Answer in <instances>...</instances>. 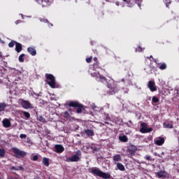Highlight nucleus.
<instances>
[{"label":"nucleus","mask_w":179,"mask_h":179,"mask_svg":"<svg viewBox=\"0 0 179 179\" xmlns=\"http://www.w3.org/2000/svg\"><path fill=\"white\" fill-rule=\"evenodd\" d=\"M89 173H91V174H93L94 176H96L97 177H100L101 178L103 179H110L111 178V175L108 173L103 172L98 167H92L90 169Z\"/></svg>","instance_id":"1"},{"label":"nucleus","mask_w":179,"mask_h":179,"mask_svg":"<svg viewBox=\"0 0 179 179\" xmlns=\"http://www.w3.org/2000/svg\"><path fill=\"white\" fill-rule=\"evenodd\" d=\"M69 107H73V108H77L76 113L77 114H80L82 110H83V104L76 101H71L68 104Z\"/></svg>","instance_id":"2"},{"label":"nucleus","mask_w":179,"mask_h":179,"mask_svg":"<svg viewBox=\"0 0 179 179\" xmlns=\"http://www.w3.org/2000/svg\"><path fill=\"white\" fill-rule=\"evenodd\" d=\"M45 76L47 80H49L48 81V85H50V87L52 89H55L56 83H55V77L54 76V75L45 73Z\"/></svg>","instance_id":"3"},{"label":"nucleus","mask_w":179,"mask_h":179,"mask_svg":"<svg viewBox=\"0 0 179 179\" xmlns=\"http://www.w3.org/2000/svg\"><path fill=\"white\" fill-rule=\"evenodd\" d=\"M76 155H73L71 157H66V159H64V162H66L67 163L79 162L80 160V158L79 157V156L82 155V152H80V150H78L76 152Z\"/></svg>","instance_id":"4"},{"label":"nucleus","mask_w":179,"mask_h":179,"mask_svg":"<svg viewBox=\"0 0 179 179\" xmlns=\"http://www.w3.org/2000/svg\"><path fill=\"white\" fill-rule=\"evenodd\" d=\"M13 152L17 159H23V157H25L27 155L26 152L20 150L17 148H13Z\"/></svg>","instance_id":"5"},{"label":"nucleus","mask_w":179,"mask_h":179,"mask_svg":"<svg viewBox=\"0 0 179 179\" xmlns=\"http://www.w3.org/2000/svg\"><path fill=\"white\" fill-rule=\"evenodd\" d=\"M107 87H108L109 89V93H110V94H115V93H118V85H117L115 83H109L107 85Z\"/></svg>","instance_id":"6"},{"label":"nucleus","mask_w":179,"mask_h":179,"mask_svg":"<svg viewBox=\"0 0 179 179\" xmlns=\"http://www.w3.org/2000/svg\"><path fill=\"white\" fill-rule=\"evenodd\" d=\"M22 107L23 108H24L25 110H27L29 108L33 109L34 108V106H33V105L31 104V103H30V101H27V100H24L23 99H20L19 100Z\"/></svg>","instance_id":"7"},{"label":"nucleus","mask_w":179,"mask_h":179,"mask_svg":"<svg viewBox=\"0 0 179 179\" xmlns=\"http://www.w3.org/2000/svg\"><path fill=\"white\" fill-rule=\"evenodd\" d=\"M141 128L140 129V132H141V134H148L153 131L152 127L148 128V124L145 122L141 123Z\"/></svg>","instance_id":"8"},{"label":"nucleus","mask_w":179,"mask_h":179,"mask_svg":"<svg viewBox=\"0 0 179 179\" xmlns=\"http://www.w3.org/2000/svg\"><path fill=\"white\" fill-rule=\"evenodd\" d=\"M136 146L131 145L127 148V155L128 156H135V152L137 150Z\"/></svg>","instance_id":"9"},{"label":"nucleus","mask_w":179,"mask_h":179,"mask_svg":"<svg viewBox=\"0 0 179 179\" xmlns=\"http://www.w3.org/2000/svg\"><path fill=\"white\" fill-rule=\"evenodd\" d=\"M148 87L150 89V92H156L157 90L155 81L150 80L148 83Z\"/></svg>","instance_id":"10"},{"label":"nucleus","mask_w":179,"mask_h":179,"mask_svg":"<svg viewBox=\"0 0 179 179\" xmlns=\"http://www.w3.org/2000/svg\"><path fill=\"white\" fill-rule=\"evenodd\" d=\"M55 149L56 153H62L64 150H65V148L62 145L57 144L55 145Z\"/></svg>","instance_id":"11"},{"label":"nucleus","mask_w":179,"mask_h":179,"mask_svg":"<svg viewBox=\"0 0 179 179\" xmlns=\"http://www.w3.org/2000/svg\"><path fill=\"white\" fill-rule=\"evenodd\" d=\"M164 138L159 137L158 139L155 141V143L157 145V146H162L164 144Z\"/></svg>","instance_id":"12"},{"label":"nucleus","mask_w":179,"mask_h":179,"mask_svg":"<svg viewBox=\"0 0 179 179\" xmlns=\"http://www.w3.org/2000/svg\"><path fill=\"white\" fill-rule=\"evenodd\" d=\"M27 51H28L29 54L32 55V57H34L35 55H37V51L36 50V49L34 48L29 47L27 48Z\"/></svg>","instance_id":"13"},{"label":"nucleus","mask_w":179,"mask_h":179,"mask_svg":"<svg viewBox=\"0 0 179 179\" xmlns=\"http://www.w3.org/2000/svg\"><path fill=\"white\" fill-rule=\"evenodd\" d=\"M11 124H10V120L8 119H5L3 120V127H4V128H9L10 127Z\"/></svg>","instance_id":"14"},{"label":"nucleus","mask_w":179,"mask_h":179,"mask_svg":"<svg viewBox=\"0 0 179 179\" xmlns=\"http://www.w3.org/2000/svg\"><path fill=\"white\" fill-rule=\"evenodd\" d=\"M84 134L87 135V136H94V131L92 129H85L84 130Z\"/></svg>","instance_id":"15"},{"label":"nucleus","mask_w":179,"mask_h":179,"mask_svg":"<svg viewBox=\"0 0 179 179\" xmlns=\"http://www.w3.org/2000/svg\"><path fill=\"white\" fill-rule=\"evenodd\" d=\"M23 50V47L22 46V43H15V51L17 52H20Z\"/></svg>","instance_id":"16"},{"label":"nucleus","mask_w":179,"mask_h":179,"mask_svg":"<svg viewBox=\"0 0 179 179\" xmlns=\"http://www.w3.org/2000/svg\"><path fill=\"white\" fill-rule=\"evenodd\" d=\"M10 170H15V171H24V168H23V166H11V168L10 169Z\"/></svg>","instance_id":"17"},{"label":"nucleus","mask_w":179,"mask_h":179,"mask_svg":"<svg viewBox=\"0 0 179 179\" xmlns=\"http://www.w3.org/2000/svg\"><path fill=\"white\" fill-rule=\"evenodd\" d=\"M42 163L46 167H48L50 166V159L47 157H43L42 160Z\"/></svg>","instance_id":"18"},{"label":"nucleus","mask_w":179,"mask_h":179,"mask_svg":"<svg viewBox=\"0 0 179 179\" xmlns=\"http://www.w3.org/2000/svg\"><path fill=\"white\" fill-rule=\"evenodd\" d=\"M7 106L8 105H6L5 102L0 103V113H1V111H5V108H6Z\"/></svg>","instance_id":"19"},{"label":"nucleus","mask_w":179,"mask_h":179,"mask_svg":"<svg viewBox=\"0 0 179 179\" xmlns=\"http://www.w3.org/2000/svg\"><path fill=\"white\" fill-rule=\"evenodd\" d=\"M5 155H6L5 148H0V159H3V157H5Z\"/></svg>","instance_id":"20"},{"label":"nucleus","mask_w":179,"mask_h":179,"mask_svg":"<svg viewBox=\"0 0 179 179\" xmlns=\"http://www.w3.org/2000/svg\"><path fill=\"white\" fill-rule=\"evenodd\" d=\"M117 167L120 171H125V166L121 163H117Z\"/></svg>","instance_id":"21"},{"label":"nucleus","mask_w":179,"mask_h":179,"mask_svg":"<svg viewBox=\"0 0 179 179\" xmlns=\"http://www.w3.org/2000/svg\"><path fill=\"white\" fill-rule=\"evenodd\" d=\"M119 140L121 141V142H127L128 141V137L125 135H123V136H119Z\"/></svg>","instance_id":"22"},{"label":"nucleus","mask_w":179,"mask_h":179,"mask_svg":"<svg viewBox=\"0 0 179 179\" xmlns=\"http://www.w3.org/2000/svg\"><path fill=\"white\" fill-rule=\"evenodd\" d=\"M159 69L161 71H164V69H167V64L166 63H162L160 64V66H159Z\"/></svg>","instance_id":"23"},{"label":"nucleus","mask_w":179,"mask_h":179,"mask_svg":"<svg viewBox=\"0 0 179 179\" xmlns=\"http://www.w3.org/2000/svg\"><path fill=\"white\" fill-rule=\"evenodd\" d=\"M164 128H169V129H171L173 128V126L171 123H164Z\"/></svg>","instance_id":"24"},{"label":"nucleus","mask_w":179,"mask_h":179,"mask_svg":"<svg viewBox=\"0 0 179 179\" xmlns=\"http://www.w3.org/2000/svg\"><path fill=\"white\" fill-rule=\"evenodd\" d=\"M114 162H121V155H116L113 157Z\"/></svg>","instance_id":"25"},{"label":"nucleus","mask_w":179,"mask_h":179,"mask_svg":"<svg viewBox=\"0 0 179 179\" xmlns=\"http://www.w3.org/2000/svg\"><path fill=\"white\" fill-rule=\"evenodd\" d=\"M93 66L94 69H100V68H101L99 62H94Z\"/></svg>","instance_id":"26"},{"label":"nucleus","mask_w":179,"mask_h":179,"mask_svg":"<svg viewBox=\"0 0 179 179\" xmlns=\"http://www.w3.org/2000/svg\"><path fill=\"white\" fill-rule=\"evenodd\" d=\"M17 42H16L15 41H11L9 43H8V47L10 48H13V47H15V44L16 45Z\"/></svg>","instance_id":"27"},{"label":"nucleus","mask_w":179,"mask_h":179,"mask_svg":"<svg viewBox=\"0 0 179 179\" xmlns=\"http://www.w3.org/2000/svg\"><path fill=\"white\" fill-rule=\"evenodd\" d=\"M24 57H25V55L24 54H21L19 57H18V59L20 62H24Z\"/></svg>","instance_id":"28"},{"label":"nucleus","mask_w":179,"mask_h":179,"mask_svg":"<svg viewBox=\"0 0 179 179\" xmlns=\"http://www.w3.org/2000/svg\"><path fill=\"white\" fill-rule=\"evenodd\" d=\"M91 149L93 150V152H99V150H100V148H96L95 145H92Z\"/></svg>","instance_id":"29"},{"label":"nucleus","mask_w":179,"mask_h":179,"mask_svg":"<svg viewBox=\"0 0 179 179\" xmlns=\"http://www.w3.org/2000/svg\"><path fill=\"white\" fill-rule=\"evenodd\" d=\"M22 113L25 118H27V120H29V118H30V113L29 112L23 111Z\"/></svg>","instance_id":"30"},{"label":"nucleus","mask_w":179,"mask_h":179,"mask_svg":"<svg viewBox=\"0 0 179 179\" xmlns=\"http://www.w3.org/2000/svg\"><path fill=\"white\" fill-rule=\"evenodd\" d=\"M152 103H159L160 101V99H159V98H157V96H153L152 99Z\"/></svg>","instance_id":"31"},{"label":"nucleus","mask_w":179,"mask_h":179,"mask_svg":"<svg viewBox=\"0 0 179 179\" xmlns=\"http://www.w3.org/2000/svg\"><path fill=\"white\" fill-rule=\"evenodd\" d=\"M164 171H160L159 172H157V175L158 176L159 178H162L164 177Z\"/></svg>","instance_id":"32"},{"label":"nucleus","mask_w":179,"mask_h":179,"mask_svg":"<svg viewBox=\"0 0 179 179\" xmlns=\"http://www.w3.org/2000/svg\"><path fill=\"white\" fill-rule=\"evenodd\" d=\"M144 159L147 160V162H152V160H153V159H152V157L150 155H145L144 157Z\"/></svg>","instance_id":"33"},{"label":"nucleus","mask_w":179,"mask_h":179,"mask_svg":"<svg viewBox=\"0 0 179 179\" xmlns=\"http://www.w3.org/2000/svg\"><path fill=\"white\" fill-rule=\"evenodd\" d=\"M38 121L41 122H45V118H43V116H39L38 117Z\"/></svg>","instance_id":"34"},{"label":"nucleus","mask_w":179,"mask_h":179,"mask_svg":"<svg viewBox=\"0 0 179 179\" xmlns=\"http://www.w3.org/2000/svg\"><path fill=\"white\" fill-rule=\"evenodd\" d=\"M164 175V178H170V175L167 173V172H166V171H164V173H163Z\"/></svg>","instance_id":"35"},{"label":"nucleus","mask_w":179,"mask_h":179,"mask_svg":"<svg viewBox=\"0 0 179 179\" xmlns=\"http://www.w3.org/2000/svg\"><path fill=\"white\" fill-rule=\"evenodd\" d=\"M143 49L141 46H138L136 48V52H142Z\"/></svg>","instance_id":"36"},{"label":"nucleus","mask_w":179,"mask_h":179,"mask_svg":"<svg viewBox=\"0 0 179 179\" xmlns=\"http://www.w3.org/2000/svg\"><path fill=\"white\" fill-rule=\"evenodd\" d=\"M92 59H93V57L91 56L86 59V62H87V64H90V62H92Z\"/></svg>","instance_id":"37"},{"label":"nucleus","mask_w":179,"mask_h":179,"mask_svg":"<svg viewBox=\"0 0 179 179\" xmlns=\"http://www.w3.org/2000/svg\"><path fill=\"white\" fill-rule=\"evenodd\" d=\"M63 116L64 118H69V113H68V111L64 112Z\"/></svg>","instance_id":"38"},{"label":"nucleus","mask_w":179,"mask_h":179,"mask_svg":"<svg viewBox=\"0 0 179 179\" xmlns=\"http://www.w3.org/2000/svg\"><path fill=\"white\" fill-rule=\"evenodd\" d=\"M165 2H166V7L169 8V5H170V3H171V1L165 0Z\"/></svg>","instance_id":"39"},{"label":"nucleus","mask_w":179,"mask_h":179,"mask_svg":"<svg viewBox=\"0 0 179 179\" xmlns=\"http://www.w3.org/2000/svg\"><path fill=\"white\" fill-rule=\"evenodd\" d=\"M32 160H33L34 162H37V160H38V156L34 155V156L33 157Z\"/></svg>","instance_id":"40"},{"label":"nucleus","mask_w":179,"mask_h":179,"mask_svg":"<svg viewBox=\"0 0 179 179\" xmlns=\"http://www.w3.org/2000/svg\"><path fill=\"white\" fill-rule=\"evenodd\" d=\"M20 23H22V20H17L15 21V24H19Z\"/></svg>","instance_id":"41"},{"label":"nucleus","mask_w":179,"mask_h":179,"mask_svg":"<svg viewBox=\"0 0 179 179\" xmlns=\"http://www.w3.org/2000/svg\"><path fill=\"white\" fill-rule=\"evenodd\" d=\"M26 137H27L26 134H20V138H21V139H23V138H26Z\"/></svg>","instance_id":"42"},{"label":"nucleus","mask_w":179,"mask_h":179,"mask_svg":"<svg viewBox=\"0 0 179 179\" xmlns=\"http://www.w3.org/2000/svg\"><path fill=\"white\" fill-rule=\"evenodd\" d=\"M45 22L46 23H49V24H50V26H52V27L53 26L52 24L50 23V22L48 21V20H45Z\"/></svg>","instance_id":"43"},{"label":"nucleus","mask_w":179,"mask_h":179,"mask_svg":"<svg viewBox=\"0 0 179 179\" xmlns=\"http://www.w3.org/2000/svg\"><path fill=\"white\" fill-rule=\"evenodd\" d=\"M94 62H99V59L97 57H94Z\"/></svg>","instance_id":"44"},{"label":"nucleus","mask_w":179,"mask_h":179,"mask_svg":"<svg viewBox=\"0 0 179 179\" xmlns=\"http://www.w3.org/2000/svg\"><path fill=\"white\" fill-rule=\"evenodd\" d=\"M100 78H101V79H102L103 80H107V78H106V77H104V76H101Z\"/></svg>","instance_id":"45"},{"label":"nucleus","mask_w":179,"mask_h":179,"mask_svg":"<svg viewBox=\"0 0 179 179\" xmlns=\"http://www.w3.org/2000/svg\"><path fill=\"white\" fill-rule=\"evenodd\" d=\"M154 62H155V64H157V65H160V64L157 63V59H155Z\"/></svg>","instance_id":"46"},{"label":"nucleus","mask_w":179,"mask_h":179,"mask_svg":"<svg viewBox=\"0 0 179 179\" xmlns=\"http://www.w3.org/2000/svg\"><path fill=\"white\" fill-rule=\"evenodd\" d=\"M8 179H17V178H13V177H11V178H8Z\"/></svg>","instance_id":"47"},{"label":"nucleus","mask_w":179,"mask_h":179,"mask_svg":"<svg viewBox=\"0 0 179 179\" xmlns=\"http://www.w3.org/2000/svg\"><path fill=\"white\" fill-rule=\"evenodd\" d=\"M127 0H123V2H127Z\"/></svg>","instance_id":"48"},{"label":"nucleus","mask_w":179,"mask_h":179,"mask_svg":"<svg viewBox=\"0 0 179 179\" xmlns=\"http://www.w3.org/2000/svg\"><path fill=\"white\" fill-rule=\"evenodd\" d=\"M0 41H1V43H5V42H3V41H1V40H0Z\"/></svg>","instance_id":"49"},{"label":"nucleus","mask_w":179,"mask_h":179,"mask_svg":"<svg viewBox=\"0 0 179 179\" xmlns=\"http://www.w3.org/2000/svg\"><path fill=\"white\" fill-rule=\"evenodd\" d=\"M105 124H108V122H105Z\"/></svg>","instance_id":"50"},{"label":"nucleus","mask_w":179,"mask_h":179,"mask_svg":"<svg viewBox=\"0 0 179 179\" xmlns=\"http://www.w3.org/2000/svg\"><path fill=\"white\" fill-rule=\"evenodd\" d=\"M150 58H153V56H150Z\"/></svg>","instance_id":"51"},{"label":"nucleus","mask_w":179,"mask_h":179,"mask_svg":"<svg viewBox=\"0 0 179 179\" xmlns=\"http://www.w3.org/2000/svg\"><path fill=\"white\" fill-rule=\"evenodd\" d=\"M138 6H141V4H138Z\"/></svg>","instance_id":"52"},{"label":"nucleus","mask_w":179,"mask_h":179,"mask_svg":"<svg viewBox=\"0 0 179 179\" xmlns=\"http://www.w3.org/2000/svg\"><path fill=\"white\" fill-rule=\"evenodd\" d=\"M1 57V53H0V57Z\"/></svg>","instance_id":"53"},{"label":"nucleus","mask_w":179,"mask_h":179,"mask_svg":"<svg viewBox=\"0 0 179 179\" xmlns=\"http://www.w3.org/2000/svg\"><path fill=\"white\" fill-rule=\"evenodd\" d=\"M34 179H38V178H34Z\"/></svg>","instance_id":"54"}]
</instances>
